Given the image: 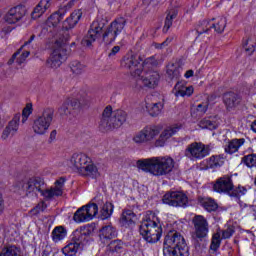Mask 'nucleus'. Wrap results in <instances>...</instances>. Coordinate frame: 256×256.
Instances as JSON below:
<instances>
[{"mask_svg": "<svg viewBox=\"0 0 256 256\" xmlns=\"http://www.w3.org/2000/svg\"><path fill=\"white\" fill-rule=\"evenodd\" d=\"M51 7V0H40L31 13L32 19H39Z\"/></svg>", "mask_w": 256, "mask_h": 256, "instance_id": "obj_28", "label": "nucleus"}, {"mask_svg": "<svg viewBox=\"0 0 256 256\" xmlns=\"http://www.w3.org/2000/svg\"><path fill=\"white\" fill-rule=\"evenodd\" d=\"M103 27H105V23L94 21L90 26L87 35L84 36V38L82 39L81 44L84 47H91V45H93V43H95V41H97V38L101 35Z\"/></svg>", "mask_w": 256, "mask_h": 256, "instance_id": "obj_17", "label": "nucleus"}, {"mask_svg": "<svg viewBox=\"0 0 256 256\" xmlns=\"http://www.w3.org/2000/svg\"><path fill=\"white\" fill-rule=\"evenodd\" d=\"M79 249L81 248L71 240L70 243L62 248V253L65 256H75L77 255V251H79Z\"/></svg>", "mask_w": 256, "mask_h": 256, "instance_id": "obj_41", "label": "nucleus"}, {"mask_svg": "<svg viewBox=\"0 0 256 256\" xmlns=\"http://www.w3.org/2000/svg\"><path fill=\"white\" fill-rule=\"evenodd\" d=\"M29 51H25L23 52L20 57H18L16 59V63H18V65H21L22 63H25V59H27V57H29Z\"/></svg>", "mask_w": 256, "mask_h": 256, "instance_id": "obj_56", "label": "nucleus"}, {"mask_svg": "<svg viewBox=\"0 0 256 256\" xmlns=\"http://www.w3.org/2000/svg\"><path fill=\"white\" fill-rule=\"evenodd\" d=\"M25 15H27V8H25L23 4H19L10 8L3 19L8 25H15V23H19Z\"/></svg>", "mask_w": 256, "mask_h": 256, "instance_id": "obj_16", "label": "nucleus"}, {"mask_svg": "<svg viewBox=\"0 0 256 256\" xmlns=\"http://www.w3.org/2000/svg\"><path fill=\"white\" fill-rule=\"evenodd\" d=\"M81 17H83V11L81 9L74 10L63 22V29H66V31H69V29H74L77 26V23L81 21Z\"/></svg>", "mask_w": 256, "mask_h": 256, "instance_id": "obj_24", "label": "nucleus"}, {"mask_svg": "<svg viewBox=\"0 0 256 256\" xmlns=\"http://www.w3.org/2000/svg\"><path fill=\"white\" fill-rule=\"evenodd\" d=\"M18 55H21V50H18L16 53H14V54L12 55V59H10V60L8 61V65H13V63H15V59H16V60L18 59V58H17Z\"/></svg>", "mask_w": 256, "mask_h": 256, "instance_id": "obj_61", "label": "nucleus"}, {"mask_svg": "<svg viewBox=\"0 0 256 256\" xmlns=\"http://www.w3.org/2000/svg\"><path fill=\"white\" fill-rule=\"evenodd\" d=\"M11 31H13V28L11 26H4L2 28V31L0 32L1 39H3V37H5V35H9V33H11Z\"/></svg>", "mask_w": 256, "mask_h": 256, "instance_id": "obj_57", "label": "nucleus"}, {"mask_svg": "<svg viewBox=\"0 0 256 256\" xmlns=\"http://www.w3.org/2000/svg\"><path fill=\"white\" fill-rule=\"evenodd\" d=\"M241 162L250 169L256 167V154H248L243 156Z\"/></svg>", "mask_w": 256, "mask_h": 256, "instance_id": "obj_47", "label": "nucleus"}, {"mask_svg": "<svg viewBox=\"0 0 256 256\" xmlns=\"http://www.w3.org/2000/svg\"><path fill=\"white\" fill-rule=\"evenodd\" d=\"M198 203L203 207V209H205V211H208V213H213V211L219 209V205L213 200V198L199 197Z\"/></svg>", "mask_w": 256, "mask_h": 256, "instance_id": "obj_33", "label": "nucleus"}, {"mask_svg": "<svg viewBox=\"0 0 256 256\" xmlns=\"http://www.w3.org/2000/svg\"><path fill=\"white\" fill-rule=\"evenodd\" d=\"M245 142V138H234L224 146V151L228 155H233V153H237L245 145Z\"/></svg>", "mask_w": 256, "mask_h": 256, "instance_id": "obj_26", "label": "nucleus"}, {"mask_svg": "<svg viewBox=\"0 0 256 256\" xmlns=\"http://www.w3.org/2000/svg\"><path fill=\"white\" fill-rule=\"evenodd\" d=\"M146 109L151 117H157L158 115H161V111H163V103H146Z\"/></svg>", "mask_w": 256, "mask_h": 256, "instance_id": "obj_36", "label": "nucleus"}, {"mask_svg": "<svg viewBox=\"0 0 256 256\" xmlns=\"http://www.w3.org/2000/svg\"><path fill=\"white\" fill-rule=\"evenodd\" d=\"M223 237L221 236V232H216L212 236L211 244H210V249L212 251H217L219 247H221V241Z\"/></svg>", "mask_w": 256, "mask_h": 256, "instance_id": "obj_45", "label": "nucleus"}, {"mask_svg": "<svg viewBox=\"0 0 256 256\" xmlns=\"http://www.w3.org/2000/svg\"><path fill=\"white\" fill-rule=\"evenodd\" d=\"M135 219H137V215L133 213V210H123L120 217V225L126 228L133 227Z\"/></svg>", "mask_w": 256, "mask_h": 256, "instance_id": "obj_29", "label": "nucleus"}, {"mask_svg": "<svg viewBox=\"0 0 256 256\" xmlns=\"http://www.w3.org/2000/svg\"><path fill=\"white\" fill-rule=\"evenodd\" d=\"M82 177H89L90 179H97L101 174L99 173V168L93 160L90 158V162H88L81 170L78 172Z\"/></svg>", "mask_w": 256, "mask_h": 256, "instance_id": "obj_23", "label": "nucleus"}, {"mask_svg": "<svg viewBox=\"0 0 256 256\" xmlns=\"http://www.w3.org/2000/svg\"><path fill=\"white\" fill-rule=\"evenodd\" d=\"M0 256H23V253L21 252V248L11 245L4 247L0 253Z\"/></svg>", "mask_w": 256, "mask_h": 256, "instance_id": "obj_37", "label": "nucleus"}, {"mask_svg": "<svg viewBox=\"0 0 256 256\" xmlns=\"http://www.w3.org/2000/svg\"><path fill=\"white\" fill-rule=\"evenodd\" d=\"M31 113H33V105L27 104L22 111V123H27Z\"/></svg>", "mask_w": 256, "mask_h": 256, "instance_id": "obj_52", "label": "nucleus"}, {"mask_svg": "<svg viewBox=\"0 0 256 256\" xmlns=\"http://www.w3.org/2000/svg\"><path fill=\"white\" fill-rule=\"evenodd\" d=\"M95 215H97V206L91 203L79 208L74 213L73 220L75 223H86L87 221H91Z\"/></svg>", "mask_w": 256, "mask_h": 256, "instance_id": "obj_15", "label": "nucleus"}, {"mask_svg": "<svg viewBox=\"0 0 256 256\" xmlns=\"http://www.w3.org/2000/svg\"><path fill=\"white\" fill-rule=\"evenodd\" d=\"M46 209L47 203H45V201H41L30 210V215H32L33 217H37V215H39L40 213L45 212Z\"/></svg>", "mask_w": 256, "mask_h": 256, "instance_id": "obj_49", "label": "nucleus"}, {"mask_svg": "<svg viewBox=\"0 0 256 256\" xmlns=\"http://www.w3.org/2000/svg\"><path fill=\"white\" fill-rule=\"evenodd\" d=\"M193 86H185L183 82H177L174 86V95L176 97H191L193 95Z\"/></svg>", "mask_w": 256, "mask_h": 256, "instance_id": "obj_31", "label": "nucleus"}, {"mask_svg": "<svg viewBox=\"0 0 256 256\" xmlns=\"http://www.w3.org/2000/svg\"><path fill=\"white\" fill-rule=\"evenodd\" d=\"M142 62L143 58H141V56L128 54L122 59L121 67L126 69V71H129L132 77H141V74L143 73V66H141Z\"/></svg>", "mask_w": 256, "mask_h": 256, "instance_id": "obj_11", "label": "nucleus"}, {"mask_svg": "<svg viewBox=\"0 0 256 256\" xmlns=\"http://www.w3.org/2000/svg\"><path fill=\"white\" fill-rule=\"evenodd\" d=\"M209 109V100H206L200 104L197 105L196 111L198 115H205L207 113V110Z\"/></svg>", "mask_w": 256, "mask_h": 256, "instance_id": "obj_53", "label": "nucleus"}, {"mask_svg": "<svg viewBox=\"0 0 256 256\" xmlns=\"http://www.w3.org/2000/svg\"><path fill=\"white\" fill-rule=\"evenodd\" d=\"M69 101V107L70 111H74L72 113H77L79 109H81V102L77 99L68 100Z\"/></svg>", "mask_w": 256, "mask_h": 256, "instance_id": "obj_55", "label": "nucleus"}, {"mask_svg": "<svg viewBox=\"0 0 256 256\" xmlns=\"http://www.w3.org/2000/svg\"><path fill=\"white\" fill-rule=\"evenodd\" d=\"M222 101L226 111L229 113L237 111V107L241 105V96L235 92H226L222 96Z\"/></svg>", "mask_w": 256, "mask_h": 256, "instance_id": "obj_19", "label": "nucleus"}, {"mask_svg": "<svg viewBox=\"0 0 256 256\" xmlns=\"http://www.w3.org/2000/svg\"><path fill=\"white\" fill-rule=\"evenodd\" d=\"M139 231L147 243H157L161 239V235H163V228L161 227L159 217L153 212L147 213L140 225Z\"/></svg>", "mask_w": 256, "mask_h": 256, "instance_id": "obj_3", "label": "nucleus"}, {"mask_svg": "<svg viewBox=\"0 0 256 256\" xmlns=\"http://www.w3.org/2000/svg\"><path fill=\"white\" fill-rule=\"evenodd\" d=\"M127 121V112L123 110H114L111 105L105 107L102 112V117L100 120V128L105 131L111 129H119Z\"/></svg>", "mask_w": 256, "mask_h": 256, "instance_id": "obj_6", "label": "nucleus"}, {"mask_svg": "<svg viewBox=\"0 0 256 256\" xmlns=\"http://www.w3.org/2000/svg\"><path fill=\"white\" fill-rule=\"evenodd\" d=\"M179 129H181V127H179V126H173L170 128H166L160 134L159 139L156 140L155 146L163 147V145H165V141H167V139H171V137H173V135H175V133H178Z\"/></svg>", "mask_w": 256, "mask_h": 256, "instance_id": "obj_27", "label": "nucleus"}, {"mask_svg": "<svg viewBox=\"0 0 256 256\" xmlns=\"http://www.w3.org/2000/svg\"><path fill=\"white\" fill-rule=\"evenodd\" d=\"M178 7H181V0L170 1V9H177V11H179Z\"/></svg>", "mask_w": 256, "mask_h": 256, "instance_id": "obj_58", "label": "nucleus"}, {"mask_svg": "<svg viewBox=\"0 0 256 256\" xmlns=\"http://www.w3.org/2000/svg\"><path fill=\"white\" fill-rule=\"evenodd\" d=\"M68 163L72 169H75L77 173H80L87 163H91V157L85 153H74L70 157Z\"/></svg>", "mask_w": 256, "mask_h": 256, "instance_id": "obj_21", "label": "nucleus"}, {"mask_svg": "<svg viewBox=\"0 0 256 256\" xmlns=\"http://www.w3.org/2000/svg\"><path fill=\"white\" fill-rule=\"evenodd\" d=\"M251 129L254 133H256V119L252 122Z\"/></svg>", "mask_w": 256, "mask_h": 256, "instance_id": "obj_64", "label": "nucleus"}, {"mask_svg": "<svg viewBox=\"0 0 256 256\" xmlns=\"http://www.w3.org/2000/svg\"><path fill=\"white\" fill-rule=\"evenodd\" d=\"M138 169L154 177H165L175 169V160L171 156H158L137 161Z\"/></svg>", "mask_w": 256, "mask_h": 256, "instance_id": "obj_2", "label": "nucleus"}, {"mask_svg": "<svg viewBox=\"0 0 256 256\" xmlns=\"http://www.w3.org/2000/svg\"><path fill=\"white\" fill-rule=\"evenodd\" d=\"M210 153L211 146L205 145L202 142H193L189 144L184 151L185 157L190 159V161L205 159V157L209 156Z\"/></svg>", "mask_w": 256, "mask_h": 256, "instance_id": "obj_9", "label": "nucleus"}, {"mask_svg": "<svg viewBox=\"0 0 256 256\" xmlns=\"http://www.w3.org/2000/svg\"><path fill=\"white\" fill-rule=\"evenodd\" d=\"M256 37L250 36L246 41L243 42V47L248 55L255 53Z\"/></svg>", "mask_w": 256, "mask_h": 256, "instance_id": "obj_42", "label": "nucleus"}, {"mask_svg": "<svg viewBox=\"0 0 256 256\" xmlns=\"http://www.w3.org/2000/svg\"><path fill=\"white\" fill-rule=\"evenodd\" d=\"M55 116V110L53 108H46L40 116H38L34 122L32 129L36 135H45L51 123H53V117Z\"/></svg>", "mask_w": 256, "mask_h": 256, "instance_id": "obj_7", "label": "nucleus"}, {"mask_svg": "<svg viewBox=\"0 0 256 256\" xmlns=\"http://www.w3.org/2000/svg\"><path fill=\"white\" fill-rule=\"evenodd\" d=\"M67 60V47L63 45L59 40H56L53 51L47 60L48 67L51 69H59Z\"/></svg>", "mask_w": 256, "mask_h": 256, "instance_id": "obj_10", "label": "nucleus"}, {"mask_svg": "<svg viewBox=\"0 0 256 256\" xmlns=\"http://www.w3.org/2000/svg\"><path fill=\"white\" fill-rule=\"evenodd\" d=\"M57 139V130H52L50 133V140L55 141Z\"/></svg>", "mask_w": 256, "mask_h": 256, "instance_id": "obj_62", "label": "nucleus"}, {"mask_svg": "<svg viewBox=\"0 0 256 256\" xmlns=\"http://www.w3.org/2000/svg\"><path fill=\"white\" fill-rule=\"evenodd\" d=\"M177 15H179V10L177 9H169L168 14L166 16L165 22H164V27L163 31L164 33H167L169 29L173 26V19L177 18Z\"/></svg>", "mask_w": 256, "mask_h": 256, "instance_id": "obj_35", "label": "nucleus"}, {"mask_svg": "<svg viewBox=\"0 0 256 256\" xmlns=\"http://www.w3.org/2000/svg\"><path fill=\"white\" fill-rule=\"evenodd\" d=\"M65 237H67V230H65L63 226H58L52 231V239L54 243H59V241H63Z\"/></svg>", "mask_w": 256, "mask_h": 256, "instance_id": "obj_39", "label": "nucleus"}, {"mask_svg": "<svg viewBox=\"0 0 256 256\" xmlns=\"http://www.w3.org/2000/svg\"><path fill=\"white\" fill-rule=\"evenodd\" d=\"M198 125L201 127V129H209L210 131L217 129V122L211 121L209 118L200 120Z\"/></svg>", "mask_w": 256, "mask_h": 256, "instance_id": "obj_46", "label": "nucleus"}, {"mask_svg": "<svg viewBox=\"0 0 256 256\" xmlns=\"http://www.w3.org/2000/svg\"><path fill=\"white\" fill-rule=\"evenodd\" d=\"M206 169H219L225 164V156L223 155H213L205 160Z\"/></svg>", "mask_w": 256, "mask_h": 256, "instance_id": "obj_32", "label": "nucleus"}, {"mask_svg": "<svg viewBox=\"0 0 256 256\" xmlns=\"http://www.w3.org/2000/svg\"><path fill=\"white\" fill-rule=\"evenodd\" d=\"M119 51H121V47L120 46H114L110 53L108 54L109 57H115V55H117L119 53Z\"/></svg>", "mask_w": 256, "mask_h": 256, "instance_id": "obj_59", "label": "nucleus"}, {"mask_svg": "<svg viewBox=\"0 0 256 256\" xmlns=\"http://www.w3.org/2000/svg\"><path fill=\"white\" fill-rule=\"evenodd\" d=\"M66 13L67 9L65 8H61L59 11L53 13L46 21L47 27H57L63 21Z\"/></svg>", "mask_w": 256, "mask_h": 256, "instance_id": "obj_30", "label": "nucleus"}, {"mask_svg": "<svg viewBox=\"0 0 256 256\" xmlns=\"http://www.w3.org/2000/svg\"><path fill=\"white\" fill-rule=\"evenodd\" d=\"M59 115H71V108L69 106V100L65 101L58 109Z\"/></svg>", "mask_w": 256, "mask_h": 256, "instance_id": "obj_54", "label": "nucleus"}, {"mask_svg": "<svg viewBox=\"0 0 256 256\" xmlns=\"http://www.w3.org/2000/svg\"><path fill=\"white\" fill-rule=\"evenodd\" d=\"M159 73L157 71L146 72L145 76L142 77V83L144 87L149 89H155L159 85Z\"/></svg>", "mask_w": 256, "mask_h": 256, "instance_id": "obj_25", "label": "nucleus"}, {"mask_svg": "<svg viewBox=\"0 0 256 256\" xmlns=\"http://www.w3.org/2000/svg\"><path fill=\"white\" fill-rule=\"evenodd\" d=\"M212 189L216 193L229 195V197H234L235 199H239L247 193V188L244 186L239 185L235 187V184H233V176L229 174L216 179L215 182H213Z\"/></svg>", "mask_w": 256, "mask_h": 256, "instance_id": "obj_5", "label": "nucleus"}, {"mask_svg": "<svg viewBox=\"0 0 256 256\" xmlns=\"http://www.w3.org/2000/svg\"><path fill=\"white\" fill-rule=\"evenodd\" d=\"M70 69L74 75H81V73H85V64L74 60L70 63Z\"/></svg>", "mask_w": 256, "mask_h": 256, "instance_id": "obj_44", "label": "nucleus"}, {"mask_svg": "<svg viewBox=\"0 0 256 256\" xmlns=\"http://www.w3.org/2000/svg\"><path fill=\"white\" fill-rule=\"evenodd\" d=\"M125 25H127V20L124 17L116 18L114 21L110 23L105 32L102 35V41L106 45H111V43L115 42L118 35H121L123 29H125Z\"/></svg>", "mask_w": 256, "mask_h": 256, "instance_id": "obj_8", "label": "nucleus"}, {"mask_svg": "<svg viewBox=\"0 0 256 256\" xmlns=\"http://www.w3.org/2000/svg\"><path fill=\"white\" fill-rule=\"evenodd\" d=\"M235 234V226L228 225L224 230L220 232L222 239H231Z\"/></svg>", "mask_w": 256, "mask_h": 256, "instance_id": "obj_51", "label": "nucleus"}, {"mask_svg": "<svg viewBox=\"0 0 256 256\" xmlns=\"http://www.w3.org/2000/svg\"><path fill=\"white\" fill-rule=\"evenodd\" d=\"M188 251L189 248H187V243L181 233L176 230L167 233L164 239V256H185Z\"/></svg>", "mask_w": 256, "mask_h": 256, "instance_id": "obj_4", "label": "nucleus"}, {"mask_svg": "<svg viewBox=\"0 0 256 256\" xmlns=\"http://www.w3.org/2000/svg\"><path fill=\"white\" fill-rule=\"evenodd\" d=\"M192 225H194L193 239H205L209 234V222L203 215H195L192 218Z\"/></svg>", "mask_w": 256, "mask_h": 256, "instance_id": "obj_14", "label": "nucleus"}, {"mask_svg": "<svg viewBox=\"0 0 256 256\" xmlns=\"http://www.w3.org/2000/svg\"><path fill=\"white\" fill-rule=\"evenodd\" d=\"M117 237V229L113 225L103 226L100 230V239L111 240Z\"/></svg>", "mask_w": 256, "mask_h": 256, "instance_id": "obj_34", "label": "nucleus"}, {"mask_svg": "<svg viewBox=\"0 0 256 256\" xmlns=\"http://www.w3.org/2000/svg\"><path fill=\"white\" fill-rule=\"evenodd\" d=\"M64 187L65 178L63 177L56 180L55 186L50 188H45V180L39 176L26 178L18 183V188L21 189L25 197H35L37 193H40L46 201H51L55 197H61Z\"/></svg>", "mask_w": 256, "mask_h": 256, "instance_id": "obj_1", "label": "nucleus"}, {"mask_svg": "<svg viewBox=\"0 0 256 256\" xmlns=\"http://www.w3.org/2000/svg\"><path fill=\"white\" fill-rule=\"evenodd\" d=\"M5 211V200L3 199V194L0 192V215Z\"/></svg>", "mask_w": 256, "mask_h": 256, "instance_id": "obj_60", "label": "nucleus"}, {"mask_svg": "<svg viewBox=\"0 0 256 256\" xmlns=\"http://www.w3.org/2000/svg\"><path fill=\"white\" fill-rule=\"evenodd\" d=\"M157 65H159V63L157 59H155V56L148 57L141 63L142 71H151V69L157 67Z\"/></svg>", "mask_w": 256, "mask_h": 256, "instance_id": "obj_43", "label": "nucleus"}, {"mask_svg": "<svg viewBox=\"0 0 256 256\" xmlns=\"http://www.w3.org/2000/svg\"><path fill=\"white\" fill-rule=\"evenodd\" d=\"M20 121H21V114H16L3 130L2 139H9V137H13L17 135V131H19Z\"/></svg>", "mask_w": 256, "mask_h": 256, "instance_id": "obj_22", "label": "nucleus"}, {"mask_svg": "<svg viewBox=\"0 0 256 256\" xmlns=\"http://www.w3.org/2000/svg\"><path fill=\"white\" fill-rule=\"evenodd\" d=\"M211 25V22L209 20H203L199 23V25L196 28V32L198 35H203V33H209V30L212 29L209 27Z\"/></svg>", "mask_w": 256, "mask_h": 256, "instance_id": "obj_50", "label": "nucleus"}, {"mask_svg": "<svg viewBox=\"0 0 256 256\" xmlns=\"http://www.w3.org/2000/svg\"><path fill=\"white\" fill-rule=\"evenodd\" d=\"M72 241L80 248L85 247L91 241V230L87 227H80L72 234Z\"/></svg>", "mask_w": 256, "mask_h": 256, "instance_id": "obj_20", "label": "nucleus"}, {"mask_svg": "<svg viewBox=\"0 0 256 256\" xmlns=\"http://www.w3.org/2000/svg\"><path fill=\"white\" fill-rule=\"evenodd\" d=\"M216 33H223L225 31V27H227V18L218 17L216 18L215 23H210V26Z\"/></svg>", "mask_w": 256, "mask_h": 256, "instance_id": "obj_38", "label": "nucleus"}, {"mask_svg": "<svg viewBox=\"0 0 256 256\" xmlns=\"http://www.w3.org/2000/svg\"><path fill=\"white\" fill-rule=\"evenodd\" d=\"M93 205L96 206L97 213H99L100 209V217L102 220L109 219L113 215V203L104 201L103 200V195H97L94 198Z\"/></svg>", "mask_w": 256, "mask_h": 256, "instance_id": "obj_18", "label": "nucleus"}, {"mask_svg": "<svg viewBox=\"0 0 256 256\" xmlns=\"http://www.w3.org/2000/svg\"><path fill=\"white\" fill-rule=\"evenodd\" d=\"M123 247H124V244H123V241L121 240H114L110 242V244L108 245V249L112 253H121L123 251Z\"/></svg>", "mask_w": 256, "mask_h": 256, "instance_id": "obj_48", "label": "nucleus"}, {"mask_svg": "<svg viewBox=\"0 0 256 256\" xmlns=\"http://www.w3.org/2000/svg\"><path fill=\"white\" fill-rule=\"evenodd\" d=\"M160 133L161 129L159 126L148 125L137 132L133 136L132 141L136 143V145H147L148 143H151V141H153V139H155V137H157Z\"/></svg>", "mask_w": 256, "mask_h": 256, "instance_id": "obj_12", "label": "nucleus"}, {"mask_svg": "<svg viewBox=\"0 0 256 256\" xmlns=\"http://www.w3.org/2000/svg\"><path fill=\"white\" fill-rule=\"evenodd\" d=\"M163 47H167V42H162V43H156L155 44L156 49H163Z\"/></svg>", "mask_w": 256, "mask_h": 256, "instance_id": "obj_63", "label": "nucleus"}, {"mask_svg": "<svg viewBox=\"0 0 256 256\" xmlns=\"http://www.w3.org/2000/svg\"><path fill=\"white\" fill-rule=\"evenodd\" d=\"M162 202L170 207H187L189 205V198L183 192H167L163 196Z\"/></svg>", "mask_w": 256, "mask_h": 256, "instance_id": "obj_13", "label": "nucleus"}, {"mask_svg": "<svg viewBox=\"0 0 256 256\" xmlns=\"http://www.w3.org/2000/svg\"><path fill=\"white\" fill-rule=\"evenodd\" d=\"M167 75L171 81H173V79H179V77H181V68L179 67V64L168 65Z\"/></svg>", "mask_w": 256, "mask_h": 256, "instance_id": "obj_40", "label": "nucleus"}]
</instances>
